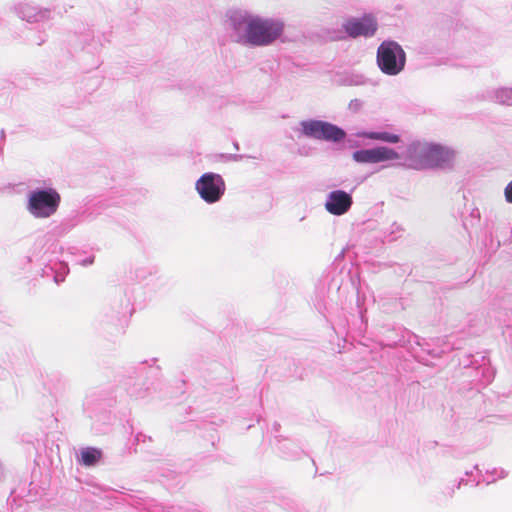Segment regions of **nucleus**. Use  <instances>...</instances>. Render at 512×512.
Instances as JSON below:
<instances>
[{
    "label": "nucleus",
    "instance_id": "1",
    "mask_svg": "<svg viewBox=\"0 0 512 512\" xmlns=\"http://www.w3.org/2000/svg\"><path fill=\"white\" fill-rule=\"evenodd\" d=\"M242 24L245 25L244 36L246 41L254 46L269 45L278 39L283 32V24L271 19L248 16L243 22L236 24V29L241 30Z\"/></svg>",
    "mask_w": 512,
    "mask_h": 512
},
{
    "label": "nucleus",
    "instance_id": "2",
    "mask_svg": "<svg viewBox=\"0 0 512 512\" xmlns=\"http://www.w3.org/2000/svg\"><path fill=\"white\" fill-rule=\"evenodd\" d=\"M455 157L453 150L435 143L415 144L412 147L409 167L422 170L442 167Z\"/></svg>",
    "mask_w": 512,
    "mask_h": 512
},
{
    "label": "nucleus",
    "instance_id": "3",
    "mask_svg": "<svg viewBox=\"0 0 512 512\" xmlns=\"http://www.w3.org/2000/svg\"><path fill=\"white\" fill-rule=\"evenodd\" d=\"M377 64L384 74L397 75L406 64L405 51L395 41H384L377 49Z\"/></svg>",
    "mask_w": 512,
    "mask_h": 512
},
{
    "label": "nucleus",
    "instance_id": "4",
    "mask_svg": "<svg viewBox=\"0 0 512 512\" xmlns=\"http://www.w3.org/2000/svg\"><path fill=\"white\" fill-rule=\"evenodd\" d=\"M61 196L54 189L35 190L28 200V210L36 218H47L53 215L60 204Z\"/></svg>",
    "mask_w": 512,
    "mask_h": 512
},
{
    "label": "nucleus",
    "instance_id": "5",
    "mask_svg": "<svg viewBox=\"0 0 512 512\" xmlns=\"http://www.w3.org/2000/svg\"><path fill=\"white\" fill-rule=\"evenodd\" d=\"M196 190L207 203H215L225 192V182L219 174L205 173L196 182Z\"/></svg>",
    "mask_w": 512,
    "mask_h": 512
},
{
    "label": "nucleus",
    "instance_id": "6",
    "mask_svg": "<svg viewBox=\"0 0 512 512\" xmlns=\"http://www.w3.org/2000/svg\"><path fill=\"white\" fill-rule=\"evenodd\" d=\"M301 126L306 136L315 139L338 142L345 137L342 129L328 122L310 120L302 122Z\"/></svg>",
    "mask_w": 512,
    "mask_h": 512
},
{
    "label": "nucleus",
    "instance_id": "7",
    "mask_svg": "<svg viewBox=\"0 0 512 512\" xmlns=\"http://www.w3.org/2000/svg\"><path fill=\"white\" fill-rule=\"evenodd\" d=\"M353 159L359 163H379L399 159V154L389 147H376L355 151Z\"/></svg>",
    "mask_w": 512,
    "mask_h": 512
},
{
    "label": "nucleus",
    "instance_id": "8",
    "mask_svg": "<svg viewBox=\"0 0 512 512\" xmlns=\"http://www.w3.org/2000/svg\"><path fill=\"white\" fill-rule=\"evenodd\" d=\"M377 28V22L371 15H365L361 18H353L344 24L345 32L352 38H357L359 36H373L377 31Z\"/></svg>",
    "mask_w": 512,
    "mask_h": 512
},
{
    "label": "nucleus",
    "instance_id": "9",
    "mask_svg": "<svg viewBox=\"0 0 512 512\" xmlns=\"http://www.w3.org/2000/svg\"><path fill=\"white\" fill-rule=\"evenodd\" d=\"M352 197L343 190H335L329 193L325 209L332 215L340 216L345 214L352 206Z\"/></svg>",
    "mask_w": 512,
    "mask_h": 512
},
{
    "label": "nucleus",
    "instance_id": "10",
    "mask_svg": "<svg viewBox=\"0 0 512 512\" xmlns=\"http://www.w3.org/2000/svg\"><path fill=\"white\" fill-rule=\"evenodd\" d=\"M101 451L95 448H85L81 451V461L86 466L94 465L101 458Z\"/></svg>",
    "mask_w": 512,
    "mask_h": 512
},
{
    "label": "nucleus",
    "instance_id": "11",
    "mask_svg": "<svg viewBox=\"0 0 512 512\" xmlns=\"http://www.w3.org/2000/svg\"><path fill=\"white\" fill-rule=\"evenodd\" d=\"M366 136L369 139L380 140L388 143H397L400 140L398 135L388 132H370Z\"/></svg>",
    "mask_w": 512,
    "mask_h": 512
},
{
    "label": "nucleus",
    "instance_id": "12",
    "mask_svg": "<svg viewBox=\"0 0 512 512\" xmlns=\"http://www.w3.org/2000/svg\"><path fill=\"white\" fill-rule=\"evenodd\" d=\"M505 198L507 202L512 203V181L505 188Z\"/></svg>",
    "mask_w": 512,
    "mask_h": 512
}]
</instances>
